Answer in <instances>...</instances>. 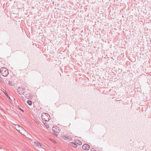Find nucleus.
Listing matches in <instances>:
<instances>
[{"mask_svg":"<svg viewBox=\"0 0 151 151\" xmlns=\"http://www.w3.org/2000/svg\"><path fill=\"white\" fill-rule=\"evenodd\" d=\"M0 71L1 74L4 76L6 77L9 74V72L7 69L5 68H1V69Z\"/></svg>","mask_w":151,"mask_h":151,"instance_id":"obj_1","label":"nucleus"},{"mask_svg":"<svg viewBox=\"0 0 151 151\" xmlns=\"http://www.w3.org/2000/svg\"><path fill=\"white\" fill-rule=\"evenodd\" d=\"M41 117L42 120L46 122L48 121L50 119V116L47 113L42 114L41 115Z\"/></svg>","mask_w":151,"mask_h":151,"instance_id":"obj_2","label":"nucleus"},{"mask_svg":"<svg viewBox=\"0 0 151 151\" xmlns=\"http://www.w3.org/2000/svg\"><path fill=\"white\" fill-rule=\"evenodd\" d=\"M52 129L53 131L54 134L56 136H58V133H59L60 131V128L58 127H53L52 128Z\"/></svg>","mask_w":151,"mask_h":151,"instance_id":"obj_3","label":"nucleus"},{"mask_svg":"<svg viewBox=\"0 0 151 151\" xmlns=\"http://www.w3.org/2000/svg\"><path fill=\"white\" fill-rule=\"evenodd\" d=\"M90 148V146L87 144H84L82 146V149L86 150H89Z\"/></svg>","mask_w":151,"mask_h":151,"instance_id":"obj_4","label":"nucleus"},{"mask_svg":"<svg viewBox=\"0 0 151 151\" xmlns=\"http://www.w3.org/2000/svg\"><path fill=\"white\" fill-rule=\"evenodd\" d=\"M24 89L23 88H22L20 87H19L17 89V93L20 94H22L24 92Z\"/></svg>","mask_w":151,"mask_h":151,"instance_id":"obj_5","label":"nucleus"},{"mask_svg":"<svg viewBox=\"0 0 151 151\" xmlns=\"http://www.w3.org/2000/svg\"><path fill=\"white\" fill-rule=\"evenodd\" d=\"M35 145L37 147L40 146L41 147H42V146L38 142H35Z\"/></svg>","mask_w":151,"mask_h":151,"instance_id":"obj_6","label":"nucleus"},{"mask_svg":"<svg viewBox=\"0 0 151 151\" xmlns=\"http://www.w3.org/2000/svg\"><path fill=\"white\" fill-rule=\"evenodd\" d=\"M71 144L72 146L74 147H76L77 146V145L74 142H71Z\"/></svg>","mask_w":151,"mask_h":151,"instance_id":"obj_7","label":"nucleus"},{"mask_svg":"<svg viewBox=\"0 0 151 151\" xmlns=\"http://www.w3.org/2000/svg\"><path fill=\"white\" fill-rule=\"evenodd\" d=\"M27 103L29 105H31L32 104V102L30 100H27Z\"/></svg>","mask_w":151,"mask_h":151,"instance_id":"obj_8","label":"nucleus"},{"mask_svg":"<svg viewBox=\"0 0 151 151\" xmlns=\"http://www.w3.org/2000/svg\"><path fill=\"white\" fill-rule=\"evenodd\" d=\"M76 142L78 145H81L82 144V142L78 140H77L76 141Z\"/></svg>","mask_w":151,"mask_h":151,"instance_id":"obj_9","label":"nucleus"},{"mask_svg":"<svg viewBox=\"0 0 151 151\" xmlns=\"http://www.w3.org/2000/svg\"><path fill=\"white\" fill-rule=\"evenodd\" d=\"M8 84L9 85L11 86H13L14 85V83H12V82L11 81L9 82Z\"/></svg>","mask_w":151,"mask_h":151,"instance_id":"obj_10","label":"nucleus"},{"mask_svg":"<svg viewBox=\"0 0 151 151\" xmlns=\"http://www.w3.org/2000/svg\"><path fill=\"white\" fill-rule=\"evenodd\" d=\"M3 92L4 93L5 95L6 96V97H9L8 95L6 92V91L5 90H4V91Z\"/></svg>","mask_w":151,"mask_h":151,"instance_id":"obj_11","label":"nucleus"},{"mask_svg":"<svg viewBox=\"0 0 151 151\" xmlns=\"http://www.w3.org/2000/svg\"><path fill=\"white\" fill-rule=\"evenodd\" d=\"M0 81L2 83H4V80L1 77H0Z\"/></svg>","mask_w":151,"mask_h":151,"instance_id":"obj_12","label":"nucleus"},{"mask_svg":"<svg viewBox=\"0 0 151 151\" xmlns=\"http://www.w3.org/2000/svg\"><path fill=\"white\" fill-rule=\"evenodd\" d=\"M44 124L45 125V126L47 128H49V125L48 124H47V123H44Z\"/></svg>","mask_w":151,"mask_h":151,"instance_id":"obj_13","label":"nucleus"},{"mask_svg":"<svg viewBox=\"0 0 151 151\" xmlns=\"http://www.w3.org/2000/svg\"><path fill=\"white\" fill-rule=\"evenodd\" d=\"M63 137V138L65 139H70V137H69V136H68V137H66L65 136Z\"/></svg>","mask_w":151,"mask_h":151,"instance_id":"obj_14","label":"nucleus"},{"mask_svg":"<svg viewBox=\"0 0 151 151\" xmlns=\"http://www.w3.org/2000/svg\"><path fill=\"white\" fill-rule=\"evenodd\" d=\"M91 151H97L93 148L91 149Z\"/></svg>","mask_w":151,"mask_h":151,"instance_id":"obj_15","label":"nucleus"},{"mask_svg":"<svg viewBox=\"0 0 151 151\" xmlns=\"http://www.w3.org/2000/svg\"><path fill=\"white\" fill-rule=\"evenodd\" d=\"M19 109L20 110L22 111V112H24V111L22 109H21V108H19Z\"/></svg>","mask_w":151,"mask_h":151,"instance_id":"obj_16","label":"nucleus"},{"mask_svg":"<svg viewBox=\"0 0 151 151\" xmlns=\"http://www.w3.org/2000/svg\"><path fill=\"white\" fill-rule=\"evenodd\" d=\"M8 98H9V99H10V97L9 96V97H7Z\"/></svg>","mask_w":151,"mask_h":151,"instance_id":"obj_17","label":"nucleus"},{"mask_svg":"<svg viewBox=\"0 0 151 151\" xmlns=\"http://www.w3.org/2000/svg\"><path fill=\"white\" fill-rule=\"evenodd\" d=\"M18 131L20 133H21V132H20V131L19 130Z\"/></svg>","mask_w":151,"mask_h":151,"instance_id":"obj_18","label":"nucleus"},{"mask_svg":"<svg viewBox=\"0 0 151 151\" xmlns=\"http://www.w3.org/2000/svg\"><path fill=\"white\" fill-rule=\"evenodd\" d=\"M54 141H55V140L53 139H52V142H54Z\"/></svg>","mask_w":151,"mask_h":151,"instance_id":"obj_19","label":"nucleus"},{"mask_svg":"<svg viewBox=\"0 0 151 151\" xmlns=\"http://www.w3.org/2000/svg\"><path fill=\"white\" fill-rule=\"evenodd\" d=\"M54 141H55V140L53 139H52V142H54Z\"/></svg>","mask_w":151,"mask_h":151,"instance_id":"obj_20","label":"nucleus"}]
</instances>
